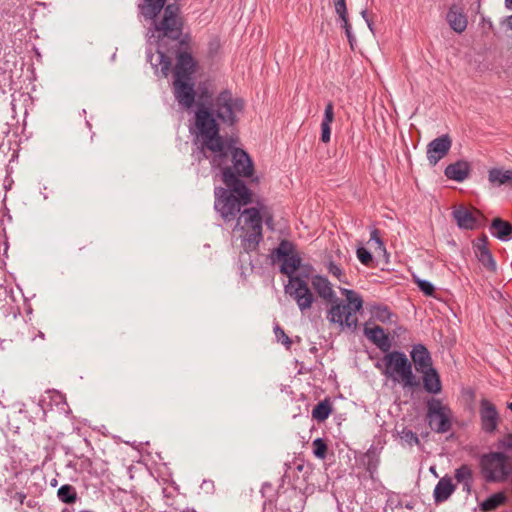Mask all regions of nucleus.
<instances>
[{"instance_id":"nucleus-28","label":"nucleus","mask_w":512,"mask_h":512,"mask_svg":"<svg viewBox=\"0 0 512 512\" xmlns=\"http://www.w3.org/2000/svg\"><path fill=\"white\" fill-rule=\"evenodd\" d=\"M488 180L494 186L510 185L512 187V170L492 168L488 172Z\"/></svg>"},{"instance_id":"nucleus-34","label":"nucleus","mask_w":512,"mask_h":512,"mask_svg":"<svg viewBox=\"0 0 512 512\" xmlns=\"http://www.w3.org/2000/svg\"><path fill=\"white\" fill-rule=\"evenodd\" d=\"M370 312L374 319L382 323H389L392 321L393 313L389 310L388 306L386 305H374L372 306Z\"/></svg>"},{"instance_id":"nucleus-62","label":"nucleus","mask_w":512,"mask_h":512,"mask_svg":"<svg viewBox=\"0 0 512 512\" xmlns=\"http://www.w3.org/2000/svg\"><path fill=\"white\" fill-rule=\"evenodd\" d=\"M376 367H377L378 369H381V368H382V365H381L380 363H377V364H376Z\"/></svg>"},{"instance_id":"nucleus-13","label":"nucleus","mask_w":512,"mask_h":512,"mask_svg":"<svg viewBox=\"0 0 512 512\" xmlns=\"http://www.w3.org/2000/svg\"><path fill=\"white\" fill-rule=\"evenodd\" d=\"M174 95L180 105L190 108L195 102L194 83L192 80H174Z\"/></svg>"},{"instance_id":"nucleus-61","label":"nucleus","mask_w":512,"mask_h":512,"mask_svg":"<svg viewBox=\"0 0 512 512\" xmlns=\"http://www.w3.org/2000/svg\"><path fill=\"white\" fill-rule=\"evenodd\" d=\"M4 409V405L2 404V402L0 401V412H2Z\"/></svg>"},{"instance_id":"nucleus-53","label":"nucleus","mask_w":512,"mask_h":512,"mask_svg":"<svg viewBox=\"0 0 512 512\" xmlns=\"http://www.w3.org/2000/svg\"><path fill=\"white\" fill-rule=\"evenodd\" d=\"M22 329H27V325L23 320H19L17 323V334L21 332Z\"/></svg>"},{"instance_id":"nucleus-30","label":"nucleus","mask_w":512,"mask_h":512,"mask_svg":"<svg viewBox=\"0 0 512 512\" xmlns=\"http://www.w3.org/2000/svg\"><path fill=\"white\" fill-rule=\"evenodd\" d=\"M57 497L62 503L71 505L77 501L78 494L74 486L64 484L58 489Z\"/></svg>"},{"instance_id":"nucleus-14","label":"nucleus","mask_w":512,"mask_h":512,"mask_svg":"<svg viewBox=\"0 0 512 512\" xmlns=\"http://www.w3.org/2000/svg\"><path fill=\"white\" fill-rule=\"evenodd\" d=\"M452 215L458 227L461 229L474 230L479 226L481 213L478 210L472 212L469 209L460 206L453 210Z\"/></svg>"},{"instance_id":"nucleus-11","label":"nucleus","mask_w":512,"mask_h":512,"mask_svg":"<svg viewBox=\"0 0 512 512\" xmlns=\"http://www.w3.org/2000/svg\"><path fill=\"white\" fill-rule=\"evenodd\" d=\"M452 146V140L448 134L441 135L433 139L427 145V159L429 164L435 166L442 158H444Z\"/></svg>"},{"instance_id":"nucleus-44","label":"nucleus","mask_w":512,"mask_h":512,"mask_svg":"<svg viewBox=\"0 0 512 512\" xmlns=\"http://www.w3.org/2000/svg\"><path fill=\"white\" fill-rule=\"evenodd\" d=\"M356 254L357 258L362 264L368 265L372 262L373 256L371 252L365 249L364 247H359L356 251Z\"/></svg>"},{"instance_id":"nucleus-25","label":"nucleus","mask_w":512,"mask_h":512,"mask_svg":"<svg viewBox=\"0 0 512 512\" xmlns=\"http://www.w3.org/2000/svg\"><path fill=\"white\" fill-rule=\"evenodd\" d=\"M282 264L280 266V272L289 279H293L296 277V271L300 267L301 258L297 253H294L290 256H284L280 258Z\"/></svg>"},{"instance_id":"nucleus-4","label":"nucleus","mask_w":512,"mask_h":512,"mask_svg":"<svg viewBox=\"0 0 512 512\" xmlns=\"http://www.w3.org/2000/svg\"><path fill=\"white\" fill-rule=\"evenodd\" d=\"M240 139L236 131L230 135L226 133V160L230 164L226 165V171L230 179H248L251 183L258 184L259 178L255 176L254 162L250 155L239 147Z\"/></svg>"},{"instance_id":"nucleus-54","label":"nucleus","mask_w":512,"mask_h":512,"mask_svg":"<svg viewBox=\"0 0 512 512\" xmlns=\"http://www.w3.org/2000/svg\"><path fill=\"white\" fill-rule=\"evenodd\" d=\"M507 27L512 31V14L506 18Z\"/></svg>"},{"instance_id":"nucleus-3","label":"nucleus","mask_w":512,"mask_h":512,"mask_svg":"<svg viewBox=\"0 0 512 512\" xmlns=\"http://www.w3.org/2000/svg\"><path fill=\"white\" fill-rule=\"evenodd\" d=\"M167 0H139V16L151 21L160 40L168 38L179 40L182 35L183 22L180 6L177 3L166 5Z\"/></svg>"},{"instance_id":"nucleus-12","label":"nucleus","mask_w":512,"mask_h":512,"mask_svg":"<svg viewBox=\"0 0 512 512\" xmlns=\"http://www.w3.org/2000/svg\"><path fill=\"white\" fill-rule=\"evenodd\" d=\"M245 112V102L240 97H233L226 90V128L235 127Z\"/></svg>"},{"instance_id":"nucleus-5","label":"nucleus","mask_w":512,"mask_h":512,"mask_svg":"<svg viewBox=\"0 0 512 512\" xmlns=\"http://www.w3.org/2000/svg\"><path fill=\"white\" fill-rule=\"evenodd\" d=\"M382 374L401 385L404 390L415 391L420 381L413 372L412 363L401 351L388 352L382 358Z\"/></svg>"},{"instance_id":"nucleus-16","label":"nucleus","mask_w":512,"mask_h":512,"mask_svg":"<svg viewBox=\"0 0 512 512\" xmlns=\"http://www.w3.org/2000/svg\"><path fill=\"white\" fill-rule=\"evenodd\" d=\"M195 62L190 53L181 52L177 56V62L174 69L175 79L192 80Z\"/></svg>"},{"instance_id":"nucleus-42","label":"nucleus","mask_w":512,"mask_h":512,"mask_svg":"<svg viewBox=\"0 0 512 512\" xmlns=\"http://www.w3.org/2000/svg\"><path fill=\"white\" fill-rule=\"evenodd\" d=\"M416 283L418 285V288L426 295V296H433L435 292L434 285L424 279H416Z\"/></svg>"},{"instance_id":"nucleus-10","label":"nucleus","mask_w":512,"mask_h":512,"mask_svg":"<svg viewBox=\"0 0 512 512\" xmlns=\"http://www.w3.org/2000/svg\"><path fill=\"white\" fill-rule=\"evenodd\" d=\"M479 417L482 431L493 434L497 430L500 416L496 406L490 400L486 398L480 400Z\"/></svg>"},{"instance_id":"nucleus-49","label":"nucleus","mask_w":512,"mask_h":512,"mask_svg":"<svg viewBox=\"0 0 512 512\" xmlns=\"http://www.w3.org/2000/svg\"><path fill=\"white\" fill-rule=\"evenodd\" d=\"M360 14H361L362 18L365 20L369 30L374 34V25H373L372 20L368 16L367 9H363Z\"/></svg>"},{"instance_id":"nucleus-23","label":"nucleus","mask_w":512,"mask_h":512,"mask_svg":"<svg viewBox=\"0 0 512 512\" xmlns=\"http://www.w3.org/2000/svg\"><path fill=\"white\" fill-rule=\"evenodd\" d=\"M240 213V220H243L244 226L249 230H262V217L258 208H246Z\"/></svg>"},{"instance_id":"nucleus-41","label":"nucleus","mask_w":512,"mask_h":512,"mask_svg":"<svg viewBox=\"0 0 512 512\" xmlns=\"http://www.w3.org/2000/svg\"><path fill=\"white\" fill-rule=\"evenodd\" d=\"M386 505L390 507L392 510L399 509L403 507V503L401 497L398 493L389 492L387 494Z\"/></svg>"},{"instance_id":"nucleus-58","label":"nucleus","mask_w":512,"mask_h":512,"mask_svg":"<svg viewBox=\"0 0 512 512\" xmlns=\"http://www.w3.org/2000/svg\"><path fill=\"white\" fill-rule=\"evenodd\" d=\"M7 342V340H2L1 343H0V346L1 348L4 350L5 349V343Z\"/></svg>"},{"instance_id":"nucleus-6","label":"nucleus","mask_w":512,"mask_h":512,"mask_svg":"<svg viewBox=\"0 0 512 512\" xmlns=\"http://www.w3.org/2000/svg\"><path fill=\"white\" fill-rule=\"evenodd\" d=\"M479 466L484 480L488 483H501L512 479V460L502 451L483 454Z\"/></svg>"},{"instance_id":"nucleus-18","label":"nucleus","mask_w":512,"mask_h":512,"mask_svg":"<svg viewBox=\"0 0 512 512\" xmlns=\"http://www.w3.org/2000/svg\"><path fill=\"white\" fill-rule=\"evenodd\" d=\"M422 374V384L424 390L432 395H437L442 391V383L438 371L433 367L420 372Z\"/></svg>"},{"instance_id":"nucleus-17","label":"nucleus","mask_w":512,"mask_h":512,"mask_svg":"<svg viewBox=\"0 0 512 512\" xmlns=\"http://www.w3.org/2000/svg\"><path fill=\"white\" fill-rule=\"evenodd\" d=\"M446 20L450 28L456 33H462L466 30L468 20L463 9L457 5H452L446 15Z\"/></svg>"},{"instance_id":"nucleus-51","label":"nucleus","mask_w":512,"mask_h":512,"mask_svg":"<svg viewBox=\"0 0 512 512\" xmlns=\"http://www.w3.org/2000/svg\"><path fill=\"white\" fill-rule=\"evenodd\" d=\"M482 25H483V27L487 26V28L489 30H493V28H494L493 23H492L491 19H489V18L483 17L482 18Z\"/></svg>"},{"instance_id":"nucleus-47","label":"nucleus","mask_w":512,"mask_h":512,"mask_svg":"<svg viewBox=\"0 0 512 512\" xmlns=\"http://www.w3.org/2000/svg\"><path fill=\"white\" fill-rule=\"evenodd\" d=\"M297 271H299V273L296 274V277H302V279L307 281L313 272V267L310 264H302L300 262V267Z\"/></svg>"},{"instance_id":"nucleus-27","label":"nucleus","mask_w":512,"mask_h":512,"mask_svg":"<svg viewBox=\"0 0 512 512\" xmlns=\"http://www.w3.org/2000/svg\"><path fill=\"white\" fill-rule=\"evenodd\" d=\"M147 59L151 63L152 67L158 70V66L160 65V71L164 77H166L171 68V59L167 56L163 51H158L155 56L152 53L147 54Z\"/></svg>"},{"instance_id":"nucleus-50","label":"nucleus","mask_w":512,"mask_h":512,"mask_svg":"<svg viewBox=\"0 0 512 512\" xmlns=\"http://www.w3.org/2000/svg\"><path fill=\"white\" fill-rule=\"evenodd\" d=\"M81 463H80V469L81 470H88L92 466V461L88 457H80Z\"/></svg>"},{"instance_id":"nucleus-31","label":"nucleus","mask_w":512,"mask_h":512,"mask_svg":"<svg viewBox=\"0 0 512 512\" xmlns=\"http://www.w3.org/2000/svg\"><path fill=\"white\" fill-rule=\"evenodd\" d=\"M262 238V230H249L242 240L244 250L246 252L256 250Z\"/></svg>"},{"instance_id":"nucleus-32","label":"nucleus","mask_w":512,"mask_h":512,"mask_svg":"<svg viewBox=\"0 0 512 512\" xmlns=\"http://www.w3.org/2000/svg\"><path fill=\"white\" fill-rule=\"evenodd\" d=\"M332 412L331 401L326 398L320 401L312 410V417L318 422L325 421Z\"/></svg>"},{"instance_id":"nucleus-15","label":"nucleus","mask_w":512,"mask_h":512,"mask_svg":"<svg viewBox=\"0 0 512 512\" xmlns=\"http://www.w3.org/2000/svg\"><path fill=\"white\" fill-rule=\"evenodd\" d=\"M412 365L417 372L433 368V361L430 352L425 345L419 343L412 346L410 351Z\"/></svg>"},{"instance_id":"nucleus-22","label":"nucleus","mask_w":512,"mask_h":512,"mask_svg":"<svg viewBox=\"0 0 512 512\" xmlns=\"http://www.w3.org/2000/svg\"><path fill=\"white\" fill-rule=\"evenodd\" d=\"M476 256L479 262L488 271L494 272L496 270V262L490 250L487 248V238L484 236L481 243L476 246Z\"/></svg>"},{"instance_id":"nucleus-36","label":"nucleus","mask_w":512,"mask_h":512,"mask_svg":"<svg viewBox=\"0 0 512 512\" xmlns=\"http://www.w3.org/2000/svg\"><path fill=\"white\" fill-rule=\"evenodd\" d=\"M273 331H274L275 338H276L277 342L283 344L287 349H290V347L292 345V341L289 338V336L286 335V333L284 332V330L281 328V326L278 323H276L274 325Z\"/></svg>"},{"instance_id":"nucleus-56","label":"nucleus","mask_w":512,"mask_h":512,"mask_svg":"<svg viewBox=\"0 0 512 512\" xmlns=\"http://www.w3.org/2000/svg\"><path fill=\"white\" fill-rule=\"evenodd\" d=\"M404 506H405V508H407L409 510H412L414 508V504L412 502H408Z\"/></svg>"},{"instance_id":"nucleus-2","label":"nucleus","mask_w":512,"mask_h":512,"mask_svg":"<svg viewBox=\"0 0 512 512\" xmlns=\"http://www.w3.org/2000/svg\"><path fill=\"white\" fill-rule=\"evenodd\" d=\"M311 283L319 297L331 303L326 314L329 323L337 324L341 328L356 329L358 325L357 312L363 306L361 295L352 289L340 288L345 300L339 299L330 281L322 275L313 276Z\"/></svg>"},{"instance_id":"nucleus-37","label":"nucleus","mask_w":512,"mask_h":512,"mask_svg":"<svg viewBox=\"0 0 512 512\" xmlns=\"http://www.w3.org/2000/svg\"><path fill=\"white\" fill-rule=\"evenodd\" d=\"M313 453L319 459H324L327 455V444L324 439L317 438L313 441Z\"/></svg>"},{"instance_id":"nucleus-45","label":"nucleus","mask_w":512,"mask_h":512,"mask_svg":"<svg viewBox=\"0 0 512 512\" xmlns=\"http://www.w3.org/2000/svg\"><path fill=\"white\" fill-rule=\"evenodd\" d=\"M327 269H328V272L333 275L334 277H336L339 281L341 282H344V273L342 271V269L339 267V265H337L336 263H334L333 261H330L327 265Z\"/></svg>"},{"instance_id":"nucleus-38","label":"nucleus","mask_w":512,"mask_h":512,"mask_svg":"<svg viewBox=\"0 0 512 512\" xmlns=\"http://www.w3.org/2000/svg\"><path fill=\"white\" fill-rule=\"evenodd\" d=\"M455 479L458 483H464L467 482L472 478V471L467 465H462L459 468L455 470Z\"/></svg>"},{"instance_id":"nucleus-29","label":"nucleus","mask_w":512,"mask_h":512,"mask_svg":"<svg viewBox=\"0 0 512 512\" xmlns=\"http://www.w3.org/2000/svg\"><path fill=\"white\" fill-rule=\"evenodd\" d=\"M507 496L504 492H497L486 498L481 504L480 509L484 512L493 511L499 506L505 504Z\"/></svg>"},{"instance_id":"nucleus-7","label":"nucleus","mask_w":512,"mask_h":512,"mask_svg":"<svg viewBox=\"0 0 512 512\" xmlns=\"http://www.w3.org/2000/svg\"><path fill=\"white\" fill-rule=\"evenodd\" d=\"M226 173V217L236 216L244 206L253 202L254 193L245 179H230Z\"/></svg>"},{"instance_id":"nucleus-8","label":"nucleus","mask_w":512,"mask_h":512,"mask_svg":"<svg viewBox=\"0 0 512 512\" xmlns=\"http://www.w3.org/2000/svg\"><path fill=\"white\" fill-rule=\"evenodd\" d=\"M426 418L432 431L444 434L452 428V411L440 399L431 398L427 401Z\"/></svg>"},{"instance_id":"nucleus-43","label":"nucleus","mask_w":512,"mask_h":512,"mask_svg":"<svg viewBox=\"0 0 512 512\" xmlns=\"http://www.w3.org/2000/svg\"><path fill=\"white\" fill-rule=\"evenodd\" d=\"M342 24L341 27L345 30V34L347 36L348 42L353 49L354 44L356 43V37L352 33V27L349 23L348 17H345L344 19H340Z\"/></svg>"},{"instance_id":"nucleus-60","label":"nucleus","mask_w":512,"mask_h":512,"mask_svg":"<svg viewBox=\"0 0 512 512\" xmlns=\"http://www.w3.org/2000/svg\"><path fill=\"white\" fill-rule=\"evenodd\" d=\"M507 407H508V409H510V410L512 411V402H509V403L507 404Z\"/></svg>"},{"instance_id":"nucleus-57","label":"nucleus","mask_w":512,"mask_h":512,"mask_svg":"<svg viewBox=\"0 0 512 512\" xmlns=\"http://www.w3.org/2000/svg\"><path fill=\"white\" fill-rule=\"evenodd\" d=\"M36 337H39V338H41L42 340H44V339H45V335H44V333H43V332H41V331H39V332H38V334L36 335Z\"/></svg>"},{"instance_id":"nucleus-35","label":"nucleus","mask_w":512,"mask_h":512,"mask_svg":"<svg viewBox=\"0 0 512 512\" xmlns=\"http://www.w3.org/2000/svg\"><path fill=\"white\" fill-rule=\"evenodd\" d=\"M274 253L277 256V258L280 259L284 256L288 257L296 252L294 251V246L291 242L287 240H282L279 243L278 247L275 249Z\"/></svg>"},{"instance_id":"nucleus-1","label":"nucleus","mask_w":512,"mask_h":512,"mask_svg":"<svg viewBox=\"0 0 512 512\" xmlns=\"http://www.w3.org/2000/svg\"><path fill=\"white\" fill-rule=\"evenodd\" d=\"M189 132L203 158L210 160L215 184L214 209L224 218V187L217 185V182L224 183V137L220 135L219 124L213 113L203 104L197 107Z\"/></svg>"},{"instance_id":"nucleus-59","label":"nucleus","mask_w":512,"mask_h":512,"mask_svg":"<svg viewBox=\"0 0 512 512\" xmlns=\"http://www.w3.org/2000/svg\"><path fill=\"white\" fill-rule=\"evenodd\" d=\"M57 485V480L56 479H53L51 481V486L55 487Z\"/></svg>"},{"instance_id":"nucleus-39","label":"nucleus","mask_w":512,"mask_h":512,"mask_svg":"<svg viewBox=\"0 0 512 512\" xmlns=\"http://www.w3.org/2000/svg\"><path fill=\"white\" fill-rule=\"evenodd\" d=\"M399 436L402 441H404L409 446L418 445L420 443L419 438L416 433H414L412 430L404 428L400 433Z\"/></svg>"},{"instance_id":"nucleus-26","label":"nucleus","mask_w":512,"mask_h":512,"mask_svg":"<svg viewBox=\"0 0 512 512\" xmlns=\"http://www.w3.org/2000/svg\"><path fill=\"white\" fill-rule=\"evenodd\" d=\"M334 120V107L332 102H328L325 110L324 117L321 123V141L328 143L331 136V123Z\"/></svg>"},{"instance_id":"nucleus-63","label":"nucleus","mask_w":512,"mask_h":512,"mask_svg":"<svg viewBox=\"0 0 512 512\" xmlns=\"http://www.w3.org/2000/svg\"><path fill=\"white\" fill-rule=\"evenodd\" d=\"M218 116H219L220 118H224L223 114H222V113H220V112L218 113Z\"/></svg>"},{"instance_id":"nucleus-40","label":"nucleus","mask_w":512,"mask_h":512,"mask_svg":"<svg viewBox=\"0 0 512 512\" xmlns=\"http://www.w3.org/2000/svg\"><path fill=\"white\" fill-rule=\"evenodd\" d=\"M496 447L502 452H512V432L507 433L502 438L498 439L496 442Z\"/></svg>"},{"instance_id":"nucleus-9","label":"nucleus","mask_w":512,"mask_h":512,"mask_svg":"<svg viewBox=\"0 0 512 512\" xmlns=\"http://www.w3.org/2000/svg\"><path fill=\"white\" fill-rule=\"evenodd\" d=\"M284 291L296 302L302 313L309 310L315 301L307 281L302 277L288 279V283L284 285Z\"/></svg>"},{"instance_id":"nucleus-21","label":"nucleus","mask_w":512,"mask_h":512,"mask_svg":"<svg viewBox=\"0 0 512 512\" xmlns=\"http://www.w3.org/2000/svg\"><path fill=\"white\" fill-rule=\"evenodd\" d=\"M490 232L494 237L503 242L512 239V225L501 218H495L492 221Z\"/></svg>"},{"instance_id":"nucleus-20","label":"nucleus","mask_w":512,"mask_h":512,"mask_svg":"<svg viewBox=\"0 0 512 512\" xmlns=\"http://www.w3.org/2000/svg\"><path fill=\"white\" fill-rule=\"evenodd\" d=\"M456 486L453 484L451 477L444 476L436 484L433 497L435 503H442L447 501L454 493Z\"/></svg>"},{"instance_id":"nucleus-48","label":"nucleus","mask_w":512,"mask_h":512,"mask_svg":"<svg viewBox=\"0 0 512 512\" xmlns=\"http://www.w3.org/2000/svg\"><path fill=\"white\" fill-rule=\"evenodd\" d=\"M370 241H374L378 248L380 250H385V245H384V242L381 240L380 236H379V230L376 229V228H373L371 230V233H370Z\"/></svg>"},{"instance_id":"nucleus-55","label":"nucleus","mask_w":512,"mask_h":512,"mask_svg":"<svg viewBox=\"0 0 512 512\" xmlns=\"http://www.w3.org/2000/svg\"><path fill=\"white\" fill-rule=\"evenodd\" d=\"M505 7L508 10H512V0H505Z\"/></svg>"},{"instance_id":"nucleus-19","label":"nucleus","mask_w":512,"mask_h":512,"mask_svg":"<svg viewBox=\"0 0 512 512\" xmlns=\"http://www.w3.org/2000/svg\"><path fill=\"white\" fill-rule=\"evenodd\" d=\"M470 170L471 167L469 162L459 160L448 165L444 170V174L448 179L463 182L469 176Z\"/></svg>"},{"instance_id":"nucleus-24","label":"nucleus","mask_w":512,"mask_h":512,"mask_svg":"<svg viewBox=\"0 0 512 512\" xmlns=\"http://www.w3.org/2000/svg\"><path fill=\"white\" fill-rule=\"evenodd\" d=\"M365 335L375 343L383 352H387L390 348L388 336L383 328L375 326L373 328H365Z\"/></svg>"},{"instance_id":"nucleus-33","label":"nucleus","mask_w":512,"mask_h":512,"mask_svg":"<svg viewBox=\"0 0 512 512\" xmlns=\"http://www.w3.org/2000/svg\"><path fill=\"white\" fill-rule=\"evenodd\" d=\"M379 463V455L374 449H369L364 455V464L371 478H374V474L377 473Z\"/></svg>"},{"instance_id":"nucleus-52","label":"nucleus","mask_w":512,"mask_h":512,"mask_svg":"<svg viewBox=\"0 0 512 512\" xmlns=\"http://www.w3.org/2000/svg\"><path fill=\"white\" fill-rule=\"evenodd\" d=\"M472 483H473V479H471V480H469L467 482L462 483L463 490L469 493L471 491Z\"/></svg>"},{"instance_id":"nucleus-46","label":"nucleus","mask_w":512,"mask_h":512,"mask_svg":"<svg viewBox=\"0 0 512 512\" xmlns=\"http://www.w3.org/2000/svg\"><path fill=\"white\" fill-rule=\"evenodd\" d=\"M335 12L340 19L348 17L346 1L345 0H333Z\"/></svg>"}]
</instances>
